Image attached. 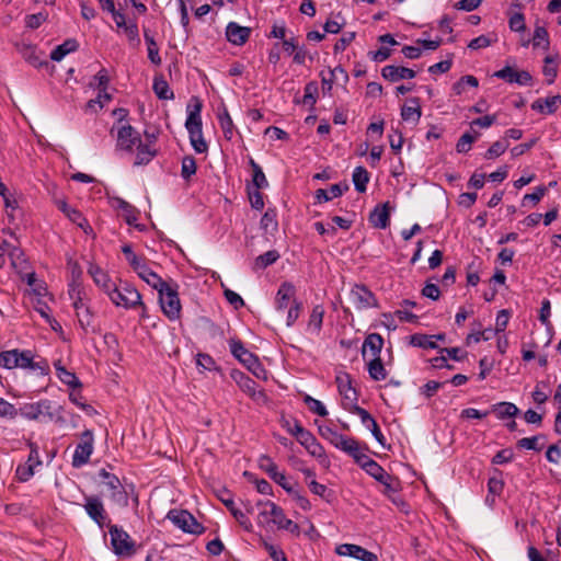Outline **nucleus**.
<instances>
[{"label":"nucleus","mask_w":561,"mask_h":561,"mask_svg":"<svg viewBox=\"0 0 561 561\" xmlns=\"http://www.w3.org/2000/svg\"><path fill=\"white\" fill-rule=\"evenodd\" d=\"M510 144L506 139L497 140L492 144V146L486 150L484 158L485 159H495L503 154L508 148Z\"/></svg>","instance_id":"obj_52"},{"label":"nucleus","mask_w":561,"mask_h":561,"mask_svg":"<svg viewBox=\"0 0 561 561\" xmlns=\"http://www.w3.org/2000/svg\"><path fill=\"white\" fill-rule=\"evenodd\" d=\"M249 199L251 203V206L254 209L261 210L264 207V201L263 195L257 188H249L248 190Z\"/></svg>","instance_id":"obj_64"},{"label":"nucleus","mask_w":561,"mask_h":561,"mask_svg":"<svg viewBox=\"0 0 561 561\" xmlns=\"http://www.w3.org/2000/svg\"><path fill=\"white\" fill-rule=\"evenodd\" d=\"M255 506L259 510L257 523L261 525L271 522L276 525V520L284 515L283 510L271 501H259Z\"/></svg>","instance_id":"obj_14"},{"label":"nucleus","mask_w":561,"mask_h":561,"mask_svg":"<svg viewBox=\"0 0 561 561\" xmlns=\"http://www.w3.org/2000/svg\"><path fill=\"white\" fill-rule=\"evenodd\" d=\"M279 259V254L275 250H271L265 252L264 254L259 255L255 261L253 268L254 270H264L265 267L274 264Z\"/></svg>","instance_id":"obj_48"},{"label":"nucleus","mask_w":561,"mask_h":561,"mask_svg":"<svg viewBox=\"0 0 561 561\" xmlns=\"http://www.w3.org/2000/svg\"><path fill=\"white\" fill-rule=\"evenodd\" d=\"M336 383L340 394L343 397V405L346 410L356 405L357 392L351 385L348 374H340L336 376Z\"/></svg>","instance_id":"obj_15"},{"label":"nucleus","mask_w":561,"mask_h":561,"mask_svg":"<svg viewBox=\"0 0 561 561\" xmlns=\"http://www.w3.org/2000/svg\"><path fill=\"white\" fill-rule=\"evenodd\" d=\"M323 316H324L323 307L320 305L314 306L309 316V320H308L307 329H306V331L309 334H319V332L322 328Z\"/></svg>","instance_id":"obj_33"},{"label":"nucleus","mask_w":561,"mask_h":561,"mask_svg":"<svg viewBox=\"0 0 561 561\" xmlns=\"http://www.w3.org/2000/svg\"><path fill=\"white\" fill-rule=\"evenodd\" d=\"M360 351H381L383 339L378 333L368 334L359 344Z\"/></svg>","instance_id":"obj_45"},{"label":"nucleus","mask_w":561,"mask_h":561,"mask_svg":"<svg viewBox=\"0 0 561 561\" xmlns=\"http://www.w3.org/2000/svg\"><path fill=\"white\" fill-rule=\"evenodd\" d=\"M141 141L139 133L130 125H123L117 130L116 148L133 152L134 148Z\"/></svg>","instance_id":"obj_12"},{"label":"nucleus","mask_w":561,"mask_h":561,"mask_svg":"<svg viewBox=\"0 0 561 561\" xmlns=\"http://www.w3.org/2000/svg\"><path fill=\"white\" fill-rule=\"evenodd\" d=\"M18 367L30 370H37L39 375H47L49 371L48 363L39 356H34L32 353L25 355H18Z\"/></svg>","instance_id":"obj_17"},{"label":"nucleus","mask_w":561,"mask_h":561,"mask_svg":"<svg viewBox=\"0 0 561 561\" xmlns=\"http://www.w3.org/2000/svg\"><path fill=\"white\" fill-rule=\"evenodd\" d=\"M500 332L493 329H485L481 331L480 329L473 330L470 334H468L466 342L467 346H472L474 343H478L480 340L488 341L493 336L497 335Z\"/></svg>","instance_id":"obj_46"},{"label":"nucleus","mask_w":561,"mask_h":561,"mask_svg":"<svg viewBox=\"0 0 561 561\" xmlns=\"http://www.w3.org/2000/svg\"><path fill=\"white\" fill-rule=\"evenodd\" d=\"M195 359L202 370H217L216 363L208 353H197Z\"/></svg>","instance_id":"obj_54"},{"label":"nucleus","mask_w":561,"mask_h":561,"mask_svg":"<svg viewBox=\"0 0 561 561\" xmlns=\"http://www.w3.org/2000/svg\"><path fill=\"white\" fill-rule=\"evenodd\" d=\"M111 545L115 554L131 557L136 553V546L130 536L116 525H108Z\"/></svg>","instance_id":"obj_5"},{"label":"nucleus","mask_w":561,"mask_h":561,"mask_svg":"<svg viewBox=\"0 0 561 561\" xmlns=\"http://www.w3.org/2000/svg\"><path fill=\"white\" fill-rule=\"evenodd\" d=\"M187 111L188 115L185 122V127L190 136L191 145L197 153H204L207 151L208 146L203 136L201 117L202 103L199 100L196 99V103L192 108L188 105Z\"/></svg>","instance_id":"obj_1"},{"label":"nucleus","mask_w":561,"mask_h":561,"mask_svg":"<svg viewBox=\"0 0 561 561\" xmlns=\"http://www.w3.org/2000/svg\"><path fill=\"white\" fill-rule=\"evenodd\" d=\"M250 34V27L241 26L236 22L228 23L226 27V36L228 42L237 46L243 45L249 39Z\"/></svg>","instance_id":"obj_20"},{"label":"nucleus","mask_w":561,"mask_h":561,"mask_svg":"<svg viewBox=\"0 0 561 561\" xmlns=\"http://www.w3.org/2000/svg\"><path fill=\"white\" fill-rule=\"evenodd\" d=\"M259 466L270 476L271 479L278 472L277 465L268 456H261L259 459Z\"/></svg>","instance_id":"obj_57"},{"label":"nucleus","mask_w":561,"mask_h":561,"mask_svg":"<svg viewBox=\"0 0 561 561\" xmlns=\"http://www.w3.org/2000/svg\"><path fill=\"white\" fill-rule=\"evenodd\" d=\"M369 221L376 228H387L390 221L389 203H385L375 207V209L370 213Z\"/></svg>","instance_id":"obj_26"},{"label":"nucleus","mask_w":561,"mask_h":561,"mask_svg":"<svg viewBox=\"0 0 561 561\" xmlns=\"http://www.w3.org/2000/svg\"><path fill=\"white\" fill-rule=\"evenodd\" d=\"M124 33L133 46L140 44L139 31L136 22H129L128 26L125 27Z\"/></svg>","instance_id":"obj_60"},{"label":"nucleus","mask_w":561,"mask_h":561,"mask_svg":"<svg viewBox=\"0 0 561 561\" xmlns=\"http://www.w3.org/2000/svg\"><path fill=\"white\" fill-rule=\"evenodd\" d=\"M255 377L266 378V371L254 353H232Z\"/></svg>","instance_id":"obj_21"},{"label":"nucleus","mask_w":561,"mask_h":561,"mask_svg":"<svg viewBox=\"0 0 561 561\" xmlns=\"http://www.w3.org/2000/svg\"><path fill=\"white\" fill-rule=\"evenodd\" d=\"M297 440L314 457H321L323 454L322 446L317 442L316 437L309 432L300 433Z\"/></svg>","instance_id":"obj_32"},{"label":"nucleus","mask_w":561,"mask_h":561,"mask_svg":"<svg viewBox=\"0 0 561 561\" xmlns=\"http://www.w3.org/2000/svg\"><path fill=\"white\" fill-rule=\"evenodd\" d=\"M145 41L148 45V58L153 65L159 66L161 64V58L159 56V49L157 47V43L153 37L149 34L147 30L144 32Z\"/></svg>","instance_id":"obj_50"},{"label":"nucleus","mask_w":561,"mask_h":561,"mask_svg":"<svg viewBox=\"0 0 561 561\" xmlns=\"http://www.w3.org/2000/svg\"><path fill=\"white\" fill-rule=\"evenodd\" d=\"M541 438L542 436L540 435L533 437H524L517 442V447L539 451L542 449V446H538V440Z\"/></svg>","instance_id":"obj_61"},{"label":"nucleus","mask_w":561,"mask_h":561,"mask_svg":"<svg viewBox=\"0 0 561 561\" xmlns=\"http://www.w3.org/2000/svg\"><path fill=\"white\" fill-rule=\"evenodd\" d=\"M339 75L343 77L345 82L348 80L347 72L340 66L331 69L329 71V77H325L323 73H321L322 89L324 92H330L332 90L333 82L336 80Z\"/></svg>","instance_id":"obj_40"},{"label":"nucleus","mask_w":561,"mask_h":561,"mask_svg":"<svg viewBox=\"0 0 561 561\" xmlns=\"http://www.w3.org/2000/svg\"><path fill=\"white\" fill-rule=\"evenodd\" d=\"M348 188V185H344L342 187L340 184H333L328 190L319 188L316 191V199L318 203L329 202L333 198H336L343 194L344 191Z\"/></svg>","instance_id":"obj_35"},{"label":"nucleus","mask_w":561,"mask_h":561,"mask_svg":"<svg viewBox=\"0 0 561 561\" xmlns=\"http://www.w3.org/2000/svg\"><path fill=\"white\" fill-rule=\"evenodd\" d=\"M422 116L420 100L410 98L401 108V117L404 122L416 125Z\"/></svg>","instance_id":"obj_24"},{"label":"nucleus","mask_w":561,"mask_h":561,"mask_svg":"<svg viewBox=\"0 0 561 561\" xmlns=\"http://www.w3.org/2000/svg\"><path fill=\"white\" fill-rule=\"evenodd\" d=\"M69 297L72 300V306L76 310V314L78 317V321L82 328L89 327L92 321V314L89 306L87 305L84 298L82 297V289L79 284L73 282L69 286Z\"/></svg>","instance_id":"obj_7"},{"label":"nucleus","mask_w":561,"mask_h":561,"mask_svg":"<svg viewBox=\"0 0 561 561\" xmlns=\"http://www.w3.org/2000/svg\"><path fill=\"white\" fill-rule=\"evenodd\" d=\"M336 553L340 556L352 557L362 561H377V556L375 553L353 543L340 545L336 548Z\"/></svg>","instance_id":"obj_18"},{"label":"nucleus","mask_w":561,"mask_h":561,"mask_svg":"<svg viewBox=\"0 0 561 561\" xmlns=\"http://www.w3.org/2000/svg\"><path fill=\"white\" fill-rule=\"evenodd\" d=\"M18 355L25 353H0V366L9 369L18 367Z\"/></svg>","instance_id":"obj_59"},{"label":"nucleus","mask_w":561,"mask_h":561,"mask_svg":"<svg viewBox=\"0 0 561 561\" xmlns=\"http://www.w3.org/2000/svg\"><path fill=\"white\" fill-rule=\"evenodd\" d=\"M496 78L503 79L510 83H517L519 85H528L531 82V76L528 71H516L512 67H504L494 73Z\"/></svg>","instance_id":"obj_19"},{"label":"nucleus","mask_w":561,"mask_h":561,"mask_svg":"<svg viewBox=\"0 0 561 561\" xmlns=\"http://www.w3.org/2000/svg\"><path fill=\"white\" fill-rule=\"evenodd\" d=\"M18 414L27 420H39L42 416H47L49 420L54 417L51 412V404L48 400H41L34 403H25L19 410Z\"/></svg>","instance_id":"obj_10"},{"label":"nucleus","mask_w":561,"mask_h":561,"mask_svg":"<svg viewBox=\"0 0 561 561\" xmlns=\"http://www.w3.org/2000/svg\"><path fill=\"white\" fill-rule=\"evenodd\" d=\"M355 461L374 479L385 485L386 491H393L392 477L375 460L360 453Z\"/></svg>","instance_id":"obj_6"},{"label":"nucleus","mask_w":561,"mask_h":561,"mask_svg":"<svg viewBox=\"0 0 561 561\" xmlns=\"http://www.w3.org/2000/svg\"><path fill=\"white\" fill-rule=\"evenodd\" d=\"M436 340H445L444 334H436V335H426V334H413L409 336V343L408 346L410 347H417V348H436Z\"/></svg>","instance_id":"obj_25"},{"label":"nucleus","mask_w":561,"mask_h":561,"mask_svg":"<svg viewBox=\"0 0 561 561\" xmlns=\"http://www.w3.org/2000/svg\"><path fill=\"white\" fill-rule=\"evenodd\" d=\"M84 508L89 517L94 520L101 528L108 527L107 514L100 499L90 496L85 499Z\"/></svg>","instance_id":"obj_16"},{"label":"nucleus","mask_w":561,"mask_h":561,"mask_svg":"<svg viewBox=\"0 0 561 561\" xmlns=\"http://www.w3.org/2000/svg\"><path fill=\"white\" fill-rule=\"evenodd\" d=\"M137 154L135 159V165L148 164L156 156V150L151 148L149 144H142L140 141L137 146Z\"/></svg>","instance_id":"obj_37"},{"label":"nucleus","mask_w":561,"mask_h":561,"mask_svg":"<svg viewBox=\"0 0 561 561\" xmlns=\"http://www.w3.org/2000/svg\"><path fill=\"white\" fill-rule=\"evenodd\" d=\"M381 75L386 80L391 82H397L403 79H413L416 76L413 69L394 65L383 67Z\"/></svg>","instance_id":"obj_22"},{"label":"nucleus","mask_w":561,"mask_h":561,"mask_svg":"<svg viewBox=\"0 0 561 561\" xmlns=\"http://www.w3.org/2000/svg\"><path fill=\"white\" fill-rule=\"evenodd\" d=\"M249 164L252 169V184L253 188L262 190L268 186L267 179L262 170V168L250 158Z\"/></svg>","instance_id":"obj_38"},{"label":"nucleus","mask_w":561,"mask_h":561,"mask_svg":"<svg viewBox=\"0 0 561 561\" xmlns=\"http://www.w3.org/2000/svg\"><path fill=\"white\" fill-rule=\"evenodd\" d=\"M100 478L103 479L104 484L112 491L111 499L122 506L128 505V496L119 479L115 476L106 471L105 469H101L99 472Z\"/></svg>","instance_id":"obj_11"},{"label":"nucleus","mask_w":561,"mask_h":561,"mask_svg":"<svg viewBox=\"0 0 561 561\" xmlns=\"http://www.w3.org/2000/svg\"><path fill=\"white\" fill-rule=\"evenodd\" d=\"M94 437L90 430H85L80 435V442L78 443L75 454L72 456V467L81 468L89 462L90 456L93 453Z\"/></svg>","instance_id":"obj_8"},{"label":"nucleus","mask_w":561,"mask_h":561,"mask_svg":"<svg viewBox=\"0 0 561 561\" xmlns=\"http://www.w3.org/2000/svg\"><path fill=\"white\" fill-rule=\"evenodd\" d=\"M196 173V162L192 156L184 157L182 160L181 175L183 179L188 180Z\"/></svg>","instance_id":"obj_55"},{"label":"nucleus","mask_w":561,"mask_h":561,"mask_svg":"<svg viewBox=\"0 0 561 561\" xmlns=\"http://www.w3.org/2000/svg\"><path fill=\"white\" fill-rule=\"evenodd\" d=\"M489 412L494 413L496 415V417L500 420H505V419L516 416L518 414L519 410L514 403L500 402V403L493 404Z\"/></svg>","instance_id":"obj_34"},{"label":"nucleus","mask_w":561,"mask_h":561,"mask_svg":"<svg viewBox=\"0 0 561 561\" xmlns=\"http://www.w3.org/2000/svg\"><path fill=\"white\" fill-rule=\"evenodd\" d=\"M331 444L356 459L360 455L359 444L356 439L337 433Z\"/></svg>","instance_id":"obj_23"},{"label":"nucleus","mask_w":561,"mask_h":561,"mask_svg":"<svg viewBox=\"0 0 561 561\" xmlns=\"http://www.w3.org/2000/svg\"><path fill=\"white\" fill-rule=\"evenodd\" d=\"M221 502L225 504V506L230 511L232 516L236 518V520L239 523L241 527H243L247 531H252L253 525L251 520L248 518L247 513H243L241 510H239L233 500L228 497H221Z\"/></svg>","instance_id":"obj_28"},{"label":"nucleus","mask_w":561,"mask_h":561,"mask_svg":"<svg viewBox=\"0 0 561 561\" xmlns=\"http://www.w3.org/2000/svg\"><path fill=\"white\" fill-rule=\"evenodd\" d=\"M276 216L277 215L274 209H267L261 218V228L265 231L277 230L278 224Z\"/></svg>","instance_id":"obj_51"},{"label":"nucleus","mask_w":561,"mask_h":561,"mask_svg":"<svg viewBox=\"0 0 561 561\" xmlns=\"http://www.w3.org/2000/svg\"><path fill=\"white\" fill-rule=\"evenodd\" d=\"M557 65L556 59L552 56L545 58L543 75L547 78V83L552 84L557 78Z\"/></svg>","instance_id":"obj_53"},{"label":"nucleus","mask_w":561,"mask_h":561,"mask_svg":"<svg viewBox=\"0 0 561 561\" xmlns=\"http://www.w3.org/2000/svg\"><path fill=\"white\" fill-rule=\"evenodd\" d=\"M560 104L561 95H553L546 99H537L531 103V108L542 114H552Z\"/></svg>","instance_id":"obj_27"},{"label":"nucleus","mask_w":561,"mask_h":561,"mask_svg":"<svg viewBox=\"0 0 561 561\" xmlns=\"http://www.w3.org/2000/svg\"><path fill=\"white\" fill-rule=\"evenodd\" d=\"M218 121L225 138L228 140L232 139L234 135V125L226 107L218 113Z\"/></svg>","instance_id":"obj_41"},{"label":"nucleus","mask_w":561,"mask_h":561,"mask_svg":"<svg viewBox=\"0 0 561 561\" xmlns=\"http://www.w3.org/2000/svg\"><path fill=\"white\" fill-rule=\"evenodd\" d=\"M78 47L79 44L76 39H67L53 49L50 58L55 61H60L66 55L76 51Z\"/></svg>","instance_id":"obj_36"},{"label":"nucleus","mask_w":561,"mask_h":561,"mask_svg":"<svg viewBox=\"0 0 561 561\" xmlns=\"http://www.w3.org/2000/svg\"><path fill=\"white\" fill-rule=\"evenodd\" d=\"M351 413L356 414L359 416L362 423L366 425L367 427L373 425L376 420L370 415L368 411L365 409L358 407L357 404L348 410Z\"/></svg>","instance_id":"obj_62"},{"label":"nucleus","mask_w":561,"mask_h":561,"mask_svg":"<svg viewBox=\"0 0 561 561\" xmlns=\"http://www.w3.org/2000/svg\"><path fill=\"white\" fill-rule=\"evenodd\" d=\"M296 293L295 286L291 283H283L276 295V308L279 311L288 307L289 301L294 298Z\"/></svg>","instance_id":"obj_29"},{"label":"nucleus","mask_w":561,"mask_h":561,"mask_svg":"<svg viewBox=\"0 0 561 561\" xmlns=\"http://www.w3.org/2000/svg\"><path fill=\"white\" fill-rule=\"evenodd\" d=\"M304 402L308 405L309 410L312 411L313 413H316L320 416L328 415V411L321 401L313 399L309 394H306L304 398Z\"/></svg>","instance_id":"obj_56"},{"label":"nucleus","mask_w":561,"mask_h":561,"mask_svg":"<svg viewBox=\"0 0 561 561\" xmlns=\"http://www.w3.org/2000/svg\"><path fill=\"white\" fill-rule=\"evenodd\" d=\"M367 370L369 377L376 381L385 380L388 376L386 363L380 358V356H376L367 360Z\"/></svg>","instance_id":"obj_31"},{"label":"nucleus","mask_w":561,"mask_h":561,"mask_svg":"<svg viewBox=\"0 0 561 561\" xmlns=\"http://www.w3.org/2000/svg\"><path fill=\"white\" fill-rule=\"evenodd\" d=\"M89 274L92 276L94 283L100 286L107 295L111 294L113 287L117 286L99 266L91 265L89 268Z\"/></svg>","instance_id":"obj_30"},{"label":"nucleus","mask_w":561,"mask_h":561,"mask_svg":"<svg viewBox=\"0 0 561 561\" xmlns=\"http://www.w3.org/2000/svg\"><path fill=\"white\" fill-rule=\"evenodd\" d=\"M108 297L113 304L126 309H134L137 308V305H141V295L127 283L113 287Z\"/></svg>","instance_id":"obj_4"},{"label":"nucleus","mask_w":561,"mask_h":561,"mask_svg":"<svg viewBox=\"0 0 561 561\" xmlns=\"http://www.w3.org/2000/svg\"><path fill=\"white\" fill-rule=\"evenodd\" d=\"M167 518L185 533L199 534L203 530L195 517L184 510H171Z\"/></svg>","instance_id":"obj_9"},{"label":"nucleus","mask_w":561,"mask_h":561,"mask_svg":"<svg viewBox=\"0 0 561 561\" xmlns=\"http://www.w3.org/2000/svg\"><path fill=\"white\" fill-rule=\"evenodd\" d=\"M158 290L159 301L161 305V309L163 313L170 320H176L181 313V304L180 298L175 287H172L170 284L162 279L161 286L153 287Z\"/></svg>","instance_id":"obj_3"},{"label":"nucleus","mask_w":561,"mask_h":561,"mask_svg":"<svg viewBox=\"0 0 561 561\" xmlns=\"http://www.w3.org/2000/svg\"><path fill=\"white\" fill-rule=\"evenodd\" d=\"M533 46L534 47H541L545 50L549 48V34L546 30V27L537 25L534 31L533 36Z\"/></svg>","instance_id":"obj_49"},{"label":"nucleus","mask_w":561,"mask_h":561,"mask_svg":"<svg viewBox=\"0 0 561 561\" xmlns=\"http://www.w3.org/2000/svg\"><path fill=\"white\" fill-rule=\"evenodd\" d=\"M350 300L355 308L368 309L377 307V298L375 295L364 285H355L350 293Z\"/></svg>","instance_id":"obj_13"},{"label":"nucleus","mask_w":561,"mask_h":561,"mask_svg":"<svg viewBox=\"0 0 561 561\" xmlns=\"http://www.w3.org/2000/svg\"><path fill=\"white\" fill-rule=\"evenodd\" d=\"M369 182V173L364 167H356L353 171V183L355 190L359 193H364L367 190Z\"/></svg>","instance_id":"obj_39"},{"label":"nucleus","mask_w":561,"mask_h":561,"mask_svg":"<svg viewBox=\"0 0 561 561\" xmlns=\"http://www.w3.org/2000/svg\"><path fill=\"white\" fill-rule=\"evenodd\" d=\"M122 252L124 253L129 265L142 280H145L151 287H157L159 285L161 286L162 278L148 267L144 257L134 253L130 244H124L122 247Z\"/></svg>","instance_id":"obj_2"},{"label":"nucleus","mask_w":561,"mask_h":561,"mask_svg":"<svg viewBox=\"0 0 561 561\" xmlns=\"http://www.w3.org/2000/svg\"><path fill=\"white\" fill-rule=\"evenodd\" d=\"M448 356H436L431 358L428 362L431 363L433 368H448L454 369V366L448 364V359H454L456 362H460L465 358V353H447Z\"/></svg>","instance_id":"obj_42"},{"label":"nucleus","mask_w":561,"mask_h":561,"mask_svg":"<svg viewBox=\"0 0 561 561\" xmlns=\"http://www.w3.org/2000/svg\"><path fill=\"white\" fill-rule=\"evenodd\" d=\"M238 383L242 391L247 393L249 397L253 391H255L259 388V386L253 379H251L248 376H244L243 374H240V379L238 380Z\"/></svg>","instance_id":"obj_63"},{"label":"nucleus","mask_w":561,"mask_h":561,"mask_svg":"<svg viewBox=\"0 0 561 561\" xmlns=\"http://www.w3.org/2000/svg\"><path fill=\"white\" fill-rule=\"evenodd\" d=\"M473 137L471 131L465 133L456 144V150L459 153H466L471 149Z\"/></svg>","instance_id":"obj_58"},{"label":"nucleus","mask_w":561,"mask_h":561,"mask_svg":"<svg viewBox=\"0 0 561 561\" xmlns=\"http://www.w3.org/2000/svg\"><path fill=\"white\" fill-rule=\"evenodd\" d=\"M9 257L11 260L12 266L19 271L22 272L27 266V261L25 259V255L23 251L20 248L12 247L9 249Z\"/></svg>","instance_id":"obj_47"},{"label":"nucleus","mask_w":561,"mask_h":561,"mask_svg":"<svg viewBox=\"0 0 561 561\" xmlns=\"http://www.w3.org/2000/svg\"><path fill=\"white\" fill-rule=\"evenodd\" d=\"M55 366L57 369V376L64 383L72 388H81L82 385L73 373L68 371L59 362L55 363Z\"/></svg>","instance_id":"obj_44"},{"label":"nucleus","mask_w":561,"mask_h":561,"mask_svg":"<svg viewBox=\"0 0 561 561\" xmlns=\"http://www.w3.org/2000/svg\"><path fill=\"white\" fill-rule=\"evenodd\" d=\"M152 89L160 100H172L174 98L168 82L161 76L154 77Z\"/></svg>","instance_id":"obj_43"}]
</instances>
